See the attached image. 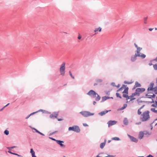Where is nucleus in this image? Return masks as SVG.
Returning a JSON list of instances; mask_svg holds the SVG:
<instances>
[{
  "label": "nucleus",
  "mask_w": 157,
  "mask_h": 157,
  "mask_svg": "<svg viewBox=\"0 0 157 157\" xmlns=\"http://www.w3.org/2000/svg\"><path fill=\"white\" fill-rule=\"evenodd\" d=\"M128 88L126 86L123 85H122L121 87L117 90V91H120L123 90L122 92V93H123V97L127 98L128 96Z\"/></svg>",
  "instance_id": "nucleus-1"
},
{
  "label": "nucleus",
  "mask_w": 157,
  "mask_h": 157,
  "mask_svg": "<svg viewBox=\"0 0 157 157\" xmlns=\"http://www.w3.org/2000/svg\"><path fill=\"white\" fill-rule=\"evenodd\" d=\"M149 112L148 111L144 112L141 115V120L142 121H147L150 118Z\"/></svg>",
  "instance_id": "nucleus-2"
},
{
  "label": "nucleus",
  "mask_w": 157,
  "mask_h": 157,
  "mask_svg": "<svg viewBox=\"0 0 157 157\" xmlns=\"http://www.w3.org/2000/svg\"><path fill=\"white\" fill-rule=\"evenodd\" d=\"M142 49V48H138V49H137L136 53L135 55L137 56L140 57L142 58H144L146 57V55L144 54L140 53V52Z\"/></svg>",
  "instance_id": "nucleus-3"
},
{
  "label": "nucleus",
  "mask_w": 157,
  "mask_h": 157,
  "mask_svg": "<svg viewBox=\"0 0 157 157\" xmlns=\"http://www.w3.org/2000/svg\"><path fill=\"white\" fill-rule=\"evenodd\" d=\"M69 131H73L76 132H80V129L79 127L77 126H74L73 127H70L68 128Z\"/></svg>",
  "instance_id": "nucleus-4"
},
{
  "label": "nucleus",
  "mask_w": 157,
  "mask_h": 157,
  "mask_svg": "<svg viewBox=\"0 0 157 157\" xmlns=\"http://www.w3.org/2000/svg\"><path fill=\"white\" fill-rule=\"evenodd\" d=\"M80 113L83 116L85 117L92 116L94 115V113H90V112L87 111H82L80 112Z\"/></svg>",
  "instance_id": "nucleus-5"
},
{
  "label": "nucleus",
  "mask_w": 157,
  "mask_h": 157,
  "mask_svg": "<svg viewBox=\"0 0 157 157\" xmlns=\"http://www.w3.org/2000/svg\"><path fill=\"white\" fill-rule=\"evenodd\" d=\"M65 63H63L61 66L60 68V74L61 75L63 76L65 74Z\"/></svg>",
  "instance_id": "nucleus-6"
},
{
  "label": "nucleus",
  "mask_w": 157,
  "mask_h": 157,
  "mask_svg": "<svg viewBox=\"0 0 157 157\" xmlns=\"http://www.w3.org/2000/svg\"><path fill=\"white\" fill-rule=\"evenodd\" d=\"M153 108L151 109V111L155 113H157V101H155L154 102L152 105Z\"/></svg>",
  "instance_id": "nucleus-7"
},
{
  "label": "nucleus",
  "mask_w": 157,
  "mask_h": 157,
  "mask_svg": "<svg viewBox=\"0 0 157 157\" xmlns=\"http://www.w3.org/2000/svg\"><path fill=\"white\" fill-rule=\"evenodd\" d=\"M145 90V89L144 88H138L136 89L135 93L136 95L139 96L140 93L144 91Z\"/></svg>",
  "instance_id": "nucleus-8"
},
{
  "label": "nucleus",
  "mask_w": 157,
  "mask_h": 157,
  "mask_svg": "<svg viewBox=\"0 0 157 157\" xmlns=\"http://www.w3.org/2000/svg\"><path fill=\"white\" fill-rule=\"evenodd\" d=\"M87 94L90 96H93L94 97H95L97 94L93 90H91L87 93Z\"/></svg>",
  "instance_id": "nucleus-9"
},
{
  "label": "nucleus",
  "mask_w": 157,
  "mask_h": 157,
  "mask_svg": "<svg viewBox=\"0 0 157 157\" xmlns=\"http://www.w3.org/2000/svg\"><path fill=\"white\" fill-rule=\"evenodd\" d=\"M117 123V121H109L107 123L108 124V127H110V126L115 124Z\"/></svg>",
  "instance_id": "nucleus-10"
},
{
  "label": "nucleus",
  "mask_w": 157,
  "mask_h": 157,
  "mask_svg": "<svg viewBox=\"0 0 157 157\" xmlns=\"http://www.w3.org/2000/svg\"><path fill=\"white\" fill-rule=\"evenodd\" d=\"M56 141L57 143L60 145V146L63 147H65V145H64L62 143H63L64 142L63 141H61L59 140H56Z\"/></svg>",
  "instance_id": "nucleus-11"
},
{
  "label": "nucleus",
  "mask_w": 157,
  "mask_h": 157,
  "mask_svg": "<svg viewBox=\"0 0 157 157\" xmlns=\"http://www.w3.org/2000/svg\"><path fill=\"white\" fill-rule=\"evenodd\" d=\"M111 110H105L102 111L100 113H99V114L101 116H103L107 113L109 111H110Z\"/></svg>",
  "instance_id": "nucleus-12"
},
{
  "label": "nucleus",
  "mask_w": 157,
  "mask_h": 157,
  "mask_svg": "<svg viewBox=\"0 0 157 157\" xmlns=\"http://www.w3.org/2000/svg\"><path fill=\"white\" fill-rule=\"evenodd\" d=\"M129 136L132 141L135 142H137L138 140L136 138L133 136H132L130 135H129Z\"/></svg>",
  "instance_id": "nucleus-13"
},
{
  "label": "nucleus",
  "mask_w": 157,
  "mask_h": 157,
  "mask_svg": "<svg viewBox=\"0 0 157 157\" xmlns=\"http://www.w3.org/2000/svg\"><path fill=\"white\" fill-rule=\"evenodd\" d=\"M102 80L100 79H97L96 80V81L97 83H95L94 84V86H95L97 85L98 83H101L102 82Z\"/></svg>",
  "instance_id": "nucleus-14"
},
{
  "label": "nucleus",
  "mask_w": 157,
  "mask_h": 157,
  "mask_svg": "<svg viewBox=\"0 0 157 157\" xmlns=\"http://www.w3.org/2000/svg\"><path fill=\"white\" fill-rule=\"evenodd\" d=\"M141 86V85L140 83L137 82H136L133 88H135L138 87H140Z\"/></svg>",
  "instance_id": "nucleus-15"
},
{
  "label": "nucleus",
  "mask_w": 157,
  "mask_h": 157,
  "mask_svg": "<svg viewBox=\"0 0 157 157\" xmlns=\"http://www.w3.org/2000/svg\"><path fill=\"white\" fill-rule=\"evenodd\" d=\"M101 28L100 27H99L98 28H96L94 30V32L95 33V34H96L97 33V32L98 31L101 32Z\"/></svg>",
  "instance_id": "nucleus-16"
},
{
  "label": "nucleus",
  "mask_w": 157,
  "mask_h": 157,
  "mask_svg": "<svg viewBox=\"0 0 157 157\" xmlns=\"http://www.w3.org/2000/svg\"><path fill=\"white\" fill-rule=\"evenodd\" d=\"M144 133L143 132H140L139 136V138L141 139L144 136Z\"/></svg>",
  "instance_id": "nucleus-17"
},
{
  "label": "nucleus",
  "mask_w": 157,
  "mask_h": 157,
  "mask_svg": "<svg viewBox=\"0 0 157 157\" xmlns=\"http://www.w3.org/2000/svg\"><path fill=\"white\" fill-rule=\"evenodd\" d=\"M30 152L32 154V157H36V156L35 155V152L33 150L32 148L30 150Z\"/></svg>",
  "instance_id": "nucleus-18"
},
{
  "label": "nucleus",
  "mask_w": 157,
  "mask_h": 157,
  "mask_svg": "<svg viewBox=\"0 0 157 157\" xmlns=\"http://www.w3.org/2000/svg\"><path fill=\"white\" fill-rule=\"evenodd\" d=\"M136 99L135 98H132L131 96H128L126 99L128 100V99H130V101H132Z\"/></svg>",
  "instance_id": "nucleus-19"
},
{
  "label": "nucleus",
  "mask_w": 157,
  "mask_h": 157,
  "mask_svg": "<svg viewBox=\"0 0 157 157\" xmlns=\"http://www.w3.org/2000/svg\"><path fill=\"white\" fill-rule=\"evenodd\" d=\"M137 57L136 55H135L134 56H132L131 57V60L132 61H134L136 59V57Z\"/></svg>",
  "instance_id": "nucleus-20"
},
{
  "label": "nucleus",
  "mask_w": 157,
  "mask_h": 157,
  "mask_svg": "<svg viewBox=\"0 0 157 157\" xmlns=\"http://www.w3.org/2000/svg\"><path fill=\"white\" fill-rule=\"evenodd\" d=\"M110 98L109 97L107 96H104L102 98V99L103 101H105L107 99H109Z\"/></svg>",
  "instance_id": "nucleus-21"
},
{
  "label": "nucleus",
  "mask_w": 157,
  "mask_h": 157,
  "mask_svg": "<svg viewBox=\"0 0 157 157\" xmlns=\"http://www.w3.org/2000/svg\"><path fill=\"white\" fill-rule=\"evenodd\" d=\"M105 143H102L100 145V147L102 149L104 147V146H105Z\"/></svg>",
  "instance_id": "nucleus-22"
},
{
  "label": "nucleus",
  "mask_w": 157,
  "mask_h": 157,
  "mask_svg": "<svg viewBox=\"0 0 157 157\" xmlns=\"http://www.w3.org/2000/svg\"><path fill=\"white\" fill-rule=\"evenodd\" d=\"M97 96L96 97V98H95V100L96 101H98L100 100L101 98H100V96L98 95L97 94Z\"/></svg>",
  "instance_id": "nucleus-23"
},
{
  "label": "nucleus",
  "mask_w": 157,
  "mask_h": 157,
  "mask_svg": "<svg viewBox=\"0 0 157 157\" xmlns=\"http://www.w3.org/2000/svg\"><path fill=\"white\" fill-rule=\"evenodd\" d=\"M143 106H142V107H141L140 109H139L138 110V114L139 115H140L141 114L142 112L141 111V109H142V108L143 107Z\"/></svg>",
  "instance_id": "nucleus-24"
},
{
  "label": "nucleus",
  "mask_w": 157,
  "mask_h": 157,
  "mask_svg": "<svg viewBox=\"0 0 157 157\" xmlns=\"http://www.w3.org/2000/svg\"><path fill=\"white\" fill-rule=\"evenodd\" d=\"M112 140H120V139L117 137H114L112 138Z\"/></svg>",
  "instance_id": "nucleus-25"
},
{
  "label": "nucleus",
  "mask_w": 157,
  "mask_h": 157,
  "mask_svg": "<svg viewBox=\"0 0 157 157\" xmlns=\"http://www.w3.org/2000/svg\"><path fill=\"white\" fill-rule=\"evenodd\" d=\"M128 121L126 119H125L124 121V123L125 125H127L128 124Z\"/></svg>",
  "instance_id": "nucleus-26"
},
{
  "label": "nucleus",
  "mask_w": 157,
  "mask_h": 157,
  "mask_svg": "<svg viewBox=\"0 0 157 157\" xmlns=\"http://www.w3.org/2000/svg\"><path fill=\"white\" fill-rule=\"evenodd\" d=\"M127 105L126 104H124V106L123 107H122V108H121L120 110H122L124 109L125 108H126V107H127Z\"/></svg>",
  "instance_id": "nucleus-27"
},
{
  "label": "nucleus",
  "mask_w": 157,
  "mask_h": 157,
  "mask_svg": "<svg viewBox=\"0 0 157 157\" xmlns=\"http://www.w3.org/2000/svg\"><path fill=\"white\" fill-rule=\"evenodd\" d=\"M153 67L155 70H157V64H155L153 65Z\"/></svg>",
  "instance_id": "nucleus-28"
},
{
  "label": "nucleus",
  "mask_w": 157,
  "mask_h": 157,
  "mask_svg": "<svg viewBox=\"0 0 157 157\" xmlns=\"http://www.w3.org/2000/svg\"><path fill=\"white\" fill-rule=\"evenodd\" d=\"M148 96H149L148 97V98H154L155 97V95L154 94H153L152 95H148Z\"/></svg>",
  "instance_id": "nucleus-29"
},
{
  "label": "nucleus",
  "mask_w": 157,
  "mask_h": 157,
  "mask_svg": "<svg viewBox=\"0 0 157 157\" xmlns=\"http://www.w3.org/2000/svg\"><path fill=\"white\" fill-rule=\"evenodd\" d=\"M54 117L56 118L58 116V113H55L54 114Z\"/></svg>",
  "instance_id": "nucleus-30"
},
{
  "label": "nucleus",
  "mask_w": 157,
  "mask_h": 157,
  "mask_svg": "<svg viewBox=\"0 0 157 157\" xmlns=\"http://www.w3.org/2000/svg\"><path fill=\"white\" fill-rule=\"evenodd\" d=\"M152 86H153L152 85L150 87H149L148 88L147 90H152V89H153Z\"/></svg>",
  "instance_id": "nucleus-31"
},
{
  "label": "nucleus",
  "mask_w": 157,
  "mask_h": 157,
  "mask_svg": "<svg viewBox=\"0 0 157 157\" xmlns=\"http://www.w3.org/2000/svg\"><path fill=\"white\" fill-rule=\"evenodd\" d=\"M116 95L117 97H119L120 98H121V97L120 95V94L119 93H116Z\"/></svg>",
  "instance_id": "nucleus-32"
},
{
  "label": "nucleus",
  "mask_w": 157,
  "mask_h": 157,
  "mask_svg": "<svg viewBox=\"0 0 157 157\" xmlns=\"http://www.w3.org/2000/svg\"><path fill=\"white\" fill-rule=\"evenodd\" d=\"M4 133L6 135H8L9 134V132L7 130H6L4 131Z\"/></svg>",
  "instance_id": "nucleus-33"
},
{
  "label": "nucleus",
  "mask_w": 157,
  "mask_h": 157,
  "mask_svg": "<svg viewBox=\"0 0 157 157\" xmlns=\"http://www.w3.org/2000/svg\"><path fill=\"white\" fill-rule=\"evenodd\" d=\"M69 74H70V76L73 78V79H75V77L74 76H73L72 75V74L71 72V71H69Z\"/></svg>",
  "instance_id": "nucleus-34"
},
{
  "label": "nucleus",
  "mask_w": 157,
  "mask_h": 157,
  "mask_svg": "<svg viewBox=\"0 0 157 157\" xmlns=\"http://www.w3.org/2000/svg\"><path fill=\"white\" fill-rule=\"evenodd\" d=\"M36 132L38 133H39L40 134V135H42L43 136H44V135L42 133L40 132H39L36 129Z\"/></svg>",
  "instance_id": "nucleus-35"
},
{
  "label": "nucleus",
  "mask_w": 157,
  "mask_h": 157,
  "mask_svg": "<svg viewBox=\"0 0 157 157\" xmlns=\"http://www.w3.org/2000/svg\"><path fill=\"white\" fill-rule=\"evenodd\" d=\"M147 17H145L144 18V23L145 24H147Z\"/></svg>",
  "instance_id": "nucleus-36"
},
{
  "label": "nucleus",
  "mask_w": 157,
  "mask_h": 157,
  "mask_svg": "<svg viewBox=\"0 0 157 157\" xmlns=\"http://www.w3.org/2000/svg\"><path fill=\"white\" fill-rule=\"evenodd\" d=\"M135 95H136V94H135V93H133L132 94V95H131V96H132V98H134V96H135Z\"/></svg>",
  "instance_id": "nucleus-37"
},
{
  "label": "nucleus",
  "mask_w": 157,
  "mask_h": 157,
  "mask_svg": "<svg viewBox=\"0 0 157 157\" xmlns=\"http://www.w3.org/2000/svg\"><path fill=\"white\" fill-rule=\"evenodd\" d=\"M82 38L81 36L80 35V34H78V38L79 40H80Z\"/></svg>",
  "instance_id": "nucleus-38"
},
{
  "label": "nucleus",
  "mask_w": 157,
  "mask_h": 157,
  "mask_svg": "<svg viewBox=\"0 0 157 157\" xmlns=\"http://www.w3.org/2000/svg\"><path fill=\"white\" fill-rule=\"evenodd\" d=\"M50 117L51 118H52L54 117V116L53 114H52L50 115Z\"/></svg>",
  "instance_id": "nucleus-39"
},
{
  "label": "nucleus",
  "mask_w": 157,
  "mask_h": 157,
  "mask_svg": "<svg viewBox=\"0 0 157 157\" xmlns=\"http://www.w3.org/2000/svg\"><path fill=\"white\" fill-rule=\"evenodd\" d=\"M83 125L85 127L88 126V125L86 123H83Z\"/></svg>",
  "instance_id": "nucleus-40"
},
{
  "label": "nucleus",
  "mask_w": 157,
  "mask_h": 157,
  "mask_svg": "<svg viewBox=\"0 0 157 157\" xmlns=\"http://www.w3.org/2000/svg\"><path fill=\"white\" fill-rule=\"evenodd\" d=\"M124 83L125 84H130L131 83L130 82H128L127 81H125L124 82Z\"/></svg>",
  "instance_id": "nucleus-41"
},
{
  "label": "nucleus",
  "mask_w": 157,
  "mask_h": 157,
  "mask_svg": "<svg viewBox=\"0 0 157 157\" xmlns=\"http://www.w3.org/2000/svg\"><path fill=\"white\" fill-rule=\"evenodd\" d=\"M134 45L135 46V47L137 48V49H138V48H140V47H138L137 45L135 44H134Z\"/></svg>",
  "instance_id": "nucleus-42"
},
{
  "label": "nucleus",
  "mask_w": 157,
  "mask_h": 157,
  "mask_svg": "<svg viewBox=\"0 0 157 157\" xmlns=\"http://www.w3.org/2000/svg\"><path fill=\"white\" fill-rule=\"evenodd\" d=\"M146 157H153V156L151 155H149L147 156Z\"/></svg>",
  "instance_id": "nucleus-43"
},
{
  "label": "nucleus",
  "mask_w": 157,
  "mask_h": 157,
  "mask_svg": "<svg viewBox=\"0 0 157 157\" xmlns=\"http://www.w3.org/2000/svg\"><path fill=\"white\" fill-rule=\"evenodd\" d=\"M13 155H17L18 156H21L18 154H17V153H14V154H13Z\"/></svg>",
  "instance_id": "nucleus-44"
},
{
  "label": "nucleus",
  "mask_w": 157,
  "mask_h": 157,
  "mask_svg": "<svg viewBox=\"0 0 157 157\" xmlns=\"http://www.w3.org/2000/svg\"><path fill=\"white\" fill-rule=\"evenodd\" d=\"M49 138H50V139H52V140H53L56 141V140L55 139L53 138H52V137H49Z\"/></svg>",
  "instance_id": "nucleus-45"
},
{
  "label": "nucleus",
  "mask_w": 157,
  "mask_h": 157,
  "mask_svg": "<svg viewBox=\"0 0 157 157\" xmlns=\"http://www.w3.org/2000/svg\"><path fill=\"white\" fill-rule=\"evenodd\" d=\"M8 152L9 153H11V154H14V153H13V152H11V151H8Z\"/></svg>",
  "instance_id": "nucleus-46"
},
{
  "label": "nucleus",
  "mask_w": 157,
  "mask_h": 157,
  "mask_svg": "<svg viewBox=\"0 0 157 157\" xmlns=\"http://www.w3.org/2000/svg\"><path fill=\"white\" fill-rule=\"evenodd\" d=\"M36 112L30 114V115H33L36 113Z\"/></svg>",
  "instance_id": "nucleus-47"
},
{
  "label": "nucleus",
  "mask_w": 157,
  "mask_h": 157,
  "mask_svg": "<svg viewBox=\"0 0 157 157\" xmlns=\"http://www.w3.org/2000/svg\"><path fill=\"white\" fill-rule=\"evenodd\" d=\"M153 29L152 28H149V30L150 31H151Z\"/></svg>",
  "instance_id": "nucleus-48"
},
{
  "label": "nucleus",
  "mask_w": 157,
  "mask_h": 157,
  "mask_svg": "<svg viewBox=\"0 0 157 157\" xmlns=\"http://www.w3.org/2000/svg\"><path fill=\"white\" fill-rule=\"evenodd\" d=\"M30 116H31V115H29V116H27V117L26 118V119H27L28 118H29L30 117Z\"/></svg>",
  "instance_id": "nucleus-49"
},
{
  "label": "nucleus",
  "mask_w": 157,
  "mask_h": 157,
  "mask_svg": "<svg viewBox=\"0 0 157 157\" xmlns=\"http://www.w3.org/2000/svg\"><path fill=\"white\" fill-rule=\"evenodd\" d=\"M149 65H150V66H151L152 65V63H151V62H150V63H149Z\"/></svg>",
  "instance_id": "nucleus-50"
},
{
  "label": "nucleus",
  "mask_w": 157,
  "mask_h": 157,
  "mask_svg": "<svg viewBox=\"0 0 157 157\" xmlns=\"http://www.w3.org/2000/svg\"><path fill=\"white\" fill-rule=\"evenodd\" d=\"M63 119H58V121H62V120Z\"/></svg>",
  "instance_id": "nucleus-51"
},
{
  "label": "nucleus",
  "mask_w": 157,
  "mask_h": 157,
  "mask_svg": "<svg viewBox=\"0 0 157 157\" xmlns=\"http://www.w3.org/2000/svg\"><path fill=\"white\" fill-rule=\"evenodd\" d=\"M9 103H8L7 104L6 106H5L4 107H6L8 105H9Z\"/></svg>",
  "instance_id": "nucleus-52"
},
{
  "label": "nucleus",
  "mask_w": 157,
  "mask_h": 157,
  "mask_svg": "<svg viewBox=\"0 0 157 157\" xmlns=\"http://www.w3.org/2000/svg\"><path fill=\"white\" fill-rule=\"evenodd\" d=\"M15 146H13V147H10V148H11V149H12V148H15Z\"/></svg>",
  "instance_id": "nucleus-53"
},
{
  "label": "nucleus",
  "mask_w": 157,
  "mask_h": 157,
  "mask_svg": "<svg viewBox=\"0 0 157 157\" xmlns=\"http://www.w3.org/2000/svg\"><path fill=\"white\" fill-rule=\"evenodd\" d=\"M96 157H102L99 156V155H97L96 156Z\"/></svg>",
  "instance_id": "nucleus-54"
},
{
  "label": "nucleus",
  "mask_w": 157,
  "mask_h": 157,
  "mask_svg": "<svg viewBox=\"0 0 157 157\" xmlns=\"http://www.w3.org/2000/svg\"><path fill=\"white\" fill-rule=\"evenodd\" d=\"M96 103V102L95 101H94L93 102V104L94 105H95V104Z\"/></svg>",
  "instance_id": "nucleus-55"
},
{
  "label": "nucleus",
  "mask_w": 157,
  "mask_h": 157,
  "mask_svg": "<svg viewBox=\"0 0 157 157\" xmlns=\"http://www.w3.org/2000/svg\"><path fill=\"white\" fill-rule=\"evenodd\" d=\"M155 60L156 61H157V57H156V58L155 59Z\"/></svg>",
  "instance_id": "nucleus-56"
},
{
  "label": "nucleus",
  "mask_w": 157,
  "mask_h": 157,
  "mask_svg": "<svg viewBox=\"0 0 157 157\" xmlns=\"http://www.w3.org/2000/svg\"><path fill=\"white\" fill-rule=\"evenodd\" d=\"M109 156H112V157H113V156H110V155H109L107 156H105V157H109Z\"/></svg>",
  "instance_id": "nucleus-57"
},
{
  "label": "nucleus",
  "mask_w": 157,
  "mask_h": 157,
  "mask_svg": "<svg viewBox=\"0 0 157 157\" xmlns=\"http://www.w3.org/2000/svg\"><path fill=\"white\" fill-rule=\"evenodd\" d=\"M56 132H57V131H55V132H53V133H52V134H54V133H56Z\"/></svg>",
  "instance_id": "nucleus-58"
},
{
  "label": "nucleus",
  "mask_w": 157,
  "mask_h": 157,
  "mask_svg": "<svg viewBox=\"0 0 157 157\" xmlns=\"http://www.w3.org/2000/svg\"><path fill=\"white\" fill-rule=\"evenodd\" d=\"M8 148L9 149V150H10L11 149V148H10V147H9Z\"/></svg>",
  "instance_id": "nucleus-59"
},
{
  "label": "nucleus",
  "mask_w": 157,
  "mask_h": 157,
  "mask_svg": "<svg viewBox=\"0 0 157 157\" xmlns=\"http://www.w3.org/2000/svg\"><path fill=\"white\" fill-rule=\"evenodd\" d=\"M112 85L113 86H114V84H115V83H112Z\"/></svg>",
  "instance_id": "nucleus-60"
},
{
  "label": "nucleus",
  "mask_w": 157,
  "mask_h": 157,
  "mask_svg": "<svg viewBox=\"0 0 157 157\" xmlns=\"http://www.w3.org/2000/svg\"><path fill=\"white\" fill-rule=\"evenodd\" d=\"M5 107H3L1 109V111Z\"/></svg>",
  "instance_id": "nucleus-61"
},
{
  "label": "nucleus",
  "mask_w": 157,
  "mask_h": 157,
  "mask_svg": "<svg viewBox=\"0 0 157 157\" xmlns=\"http://www.w3.org/2000/svg\"><path fill=\"white\" fill-rule=\"evenodd\" d=\"M111 141L110 140H108V143H110V142Z\"/></svg>",
  "instance_id": "nucleus-62"
},
{
  "label": "nucleus",
  "mask_w": 157,
  "mask_h": 157,
  "mask_svg": "<svg viewBox=\"0 0 157 157\" xmlns=\"http://www.w3.org/2000/svg\"><path fill=\"white\" fill-rule=\"evenodd\" d=\"M119 86H120L119 85H118L117 86V87H119Z\"/></svg>",
  "instance_id": "nucleus-63"
},
{
  "label": "nucleus",
  "mask_w": 157,
  "mask_h": 157,
  "mask_svg": "<svg viewBox=\"0 0 157 157\" xmlns=\"http://www.w3.org/2000/svg\"><path fill=\"white\" fill-rule=\"evenodd\" d=\"M141 123L140 122L138 124H141Z\"/></svg>",
  "instance_id": "nucleus-64"
}]
</instances>
